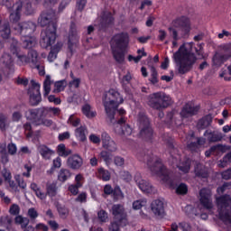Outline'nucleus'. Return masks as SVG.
<instances>
[{"label":"nucleus","instance_id":"obj_35","mask_svg":"<svg viewBox=\"0 0 231 231\" xmlns=\"http://www.w3.org/2000/svg\"><path fill=\"white\" fill-rule=\"evenodd\" d=\"M51 84H53V81H51V77L47 75L43 82V97H48L50 95V92L51 91Z\"/></svg>","mask_w":231,"mask_h":231},{"label":"nucleus","instance_id":"obj_16","mask_svg":"<svg viewBox=\"0 0 231 231\" xmlns=\"http://www.w3.org/2000/svg\"><path fill=\"white\" fill-rule=\"evenodd\" d=\"M28 113L32 120H44L46 116H49L48 107L42 106L35 109H29Z\"/></svg>","mask_w":231,"mask_h":231},{"label":"nucleus","instance_id":"obj_53","mask_svg":"<svg viewBox=\"0 0 231 231\" xmlns=\"http://www.w3.org/2000/svg\"><path fill=\"white\" fill-rule=\"evenodd\" d=\"M14 55H15V57H17L18 61L21 64H28L30 62V59L26 55H24L21 52H18L17 54H14Z\"/></svg>","mask_w":231,"mask_h":231},{"label":"nucleus","instance_id":"obj_18","mask_svg":"<svg viewBox=\"0 0 231 231\" xmlns=\"http://www.w3.org/2000/svg\"><path fill=\"white\" fill-rule=\"evenodd\" d=\"M69 49L73 53V48L77 47L79 44V35L77 34V25L75 23L70 24V29L69 32Z\"/></svg>","mask_w":231,"mask_h":231},{"label":"nucleus","instance_id":"obj_52","mask_svg":"<svg viewBox=\"0 0 231 231\" xmlns=\"http://www.w3.org/2000/svg\"><path fill=\"white\" fill-rule=\"evenodd\" d=\"M99 176L104 180V181H109L111 180V175L109 174V171L104 170L103 168H100L98 170Z\"/></svg>","mask_w":231,"mask_h":231},{"label":"nucleus","instance_id":"obj_48","mask_svg":"<svg viewBox=\"0 0 231 231\" xmlns=\"http://www.w3.org/2000/svg\"><path fill=\"white\" fill-rule=\"evenodd\" d=\"M149 68L152 73L151 75L152 79H150V81L152 82V84H158V71H156V68L151 65H149Z\"/></svg>","mask_w":231,"mask_h":231},{"label":"nucleus","instance_id":"obj_49","mask_svg":"<svg viewBox=\"0 0 231 231\" xmlns=\"http://www.w3.org/2000/svg\"><path fill=\"white\" fill-rule=\"evenodd\" d=\"M12 221H13V219L8 216L0 217V226H5L6 228H8V226H10V225H12Z\"/></svg>","mask_w":231,"mask_h":231},{"label":"nucleus","instance_id":"obj_29","mask_svg":"<svg viewBox=\"0 0 231 231\" xmlns=\"http://www.w3.org/2000/svg\"><path fill=\"white\" fill-rule=\"evenodd\" d=\"M113 14L111 12H104L101 17L100 28H107L111 23H113Z\"/></svg>","mask_w":231,"mask_h":231},{"label":"nucleus","instance_id":"obj_30","mask_svg":"<svg viewBox=\"0 0 231 231\" xmlns=\"http://www.w3.org/2000/svg\"><path fill=\"white\" fill-rule=\"evenodd\" d=\"M210 124H212V116L208 115L199 120L197 124V128L199 129V131H203V129H207V127H209Z\"/></svg>","mask_w":231,"mask_h":231},{"label":"nucleus","instance_id":"obj_1","mask_svg":"<svg viewBox=\"0 0 231 231\" xmlns=\"http://www.w3.org/2000/svg\"><path fill=\"white\" fill-rule=\"evenodd\" d=\"M205 43H199L194 47V42L182 44L172 55L177 75H187L192 71L198 59H205Z\"/></svg>","mask_w":231,"mask_h":231},{"label":"nucleus","instance_id":"obj_32","mask_svg":"<svg viewBox=\"0 0 231 231\" xmlns=\"http://www.w3.org/2000/svg\"><path fill=\"white\" fill-rule=\"evenodd\" d=\"M28 59L29 62H32V68H36V69L41 68V65H39V54L37 53V51H30L28 52Z\"/></svg>","mask_w":231,"mask_h":231},{"label":"nucleus","instance_id":"obj_37","mask_svg":"<svg viewBox=\"0 0 231 231\" xmlns=\"http://www.w3.org/2000/svg\"><path fill=\"white\" fill-rule=\"evenodd\" d=\"M71 178V171L68 169H61L58 174V180L59 181H67V180H69Z\"/></svg>","mask_w":231,"mask_h":231},{"label":"nucleus","instance_id":"obj_14","mask_svg":"<svg viewBox=\"0 0 231 231\" xmlns=\"http://www.w3.org/2000/svg\"><path fill=\"white\" fill-rule=\"evenodd\" d=\"M175 28H180L182 32V37L189 34L190 32V20L189 18L182 16L174 21Z\"/></svg>","mask_w":231,"mask_h":231},{"label":"nucleus","instance_id":"obj_42","mask_svg":"<svg viewBox=\"0 0 231 231\" xmlns=\"http://www.w3.org/2000/svg\"><path fill=\"white\" fill-rule=\"evenodd\" d=\"M179 170L184 174H187L190 171V161L186 159L180 165L177 166Z\"/></svg>","mask_w":231,"mask_h":231},{"label":"nucleus","instance_id":"obj_12","mask_svg":"<svg viewBox=\"0 0 231 231\" xmlns=\"http://www.w3.org/2000/svg\"><path fill=\"white\" fill-rule=\"evenodd\" d=\"M199 201L207 210H212L214 205L212 204V193L210 189L203 188L199 191Z\"/></svg>","mask_w":231,"mask_h":231},{"label":"nucleus","instance_id":"obj_56","mask_svg":"<svg viewBox=\"0 0 231 231\" xmlns=\"http://www.w3.org/2000/svg\"><path fill=\"white\" fill-rule=\"evenodd\" d=\"M123 133L122 135L125 136H131V134H133V128H131V126L125 123H124L123 125Z\"/></svg>","mask_w":231,"mask_h":231},{"label":"nucleus","instance_id":"obj_20","mask_svg":"<svg viewBox=\"0 0 231 231\" xmlns=\"http://www.w3.org/2000/svg\"><path fill=\"white\" fill-rule=\"evenodd\" d=\"M198 111H199V106H194L192 103H187L180 111V116L182 118H190V116L198 115Z\"/></svg>","mask_w":231,"mask_h":231},{"label":"nucleus","instance_id":"obj_41","mask_svg":"<svg viewBox=\"0 0 231 231\" xmlns=\"http://www.w3.org/2000/svg\"><path fill=\"white\" fill-rule=\"evenodd\" d=\"M82 113L87 118H95L97 116V112H92L91 106L88 104L82 106Z\"/></svg>","mask_w":231,"mask_h":231},{"label":"nucleus","instance_id":"obj_43","mask_svg":"<svg viewBox=\"0 0 231 231\" xmlns=\"http://www.w3.org/2000/svg\"><path fill=\"white\" fill-rule=\"evenodd\" d=\"M66 86H68L66 80L57 81L54 84V93H60V91H64Z\"/></svg>","mask_w":231,"mask_h":231},{"label":"nucleus","instance_id":"obj_34","mask_svg":"<svg viewBox=\"0 0 231 231\" xmlns=\"http://www.w3.org/2000/svg\"><path fill=\"white\" fill-rule=\"evenodd\" d=\"M195 176L198 178H208V171L202 164H197L195 166Z\"/></svg>","mask_w":231,"mask_h":231},{"label":"nucleus","instance_id":"obj_25","mask_svg":"<svg viewBox=\"0 0 231 231\" xmlns=\"http://www.w3.org/2000/svg\"><path fill=\"white\" fill-rule=\"evenodd\" d=\"M37 44V40L35 37L31 36V34L22 35V45L23 48L30 50Z\"/></svg>","mask_w":231,"mask_h":231},{"label":"nucleus","instance_id":"obj_58","mask_svg":"<svg viewBox=\"0 0 231 231\" xmlns=\"http://www.w3.org/2000/svg\"><path fill=\"white\" fill-rule=\"evenodd\" d=\"M57 209H58V212H59L60 217H66V216H68V214H69V211L64 206L58 205Z\"/></svg>","mask_w":231,"mask_h":231},{"label":"nucleus","instance_id":"obj_40","mask_svg":"<svg viewBox=\"0 0 231 231\" xmlns=\"http://www.w3.org/2000/svg\"><path fill=\"white\" fill-rule=\"evenodd\" d=\"M10 42V51L13 53V55H17L19 52H21V50L19 49V42L15 40V38H12Z\"/></svg>","mask_w":231,"mask_h":231},{"label":"nucleus","instance_id":"obj_36","mask_svg":"<svg viewBox=\"0 0 231 231\" xmlns=\"http://www.w3.org/2000/svg\"><path fill=\"white\" fill-rule=\"evenodd\" d=\"M14 223L20 225L21 228H26L30 225V218L19 215L15 217Z\"/></svg>","mask_w":231,"mask_h":231},{"label":"nucleus","instance_id":"obj_3","mask_svg":"<svg viewBox=\"0 0 231 231\" xmlns=\"http://www.w3.org/2000/svg\"><path fill=\"white\" fill-rule=\"evenodd\" d=\"M128 46L129 34L127 32L117 33L112 38V54L116 62L118 64H124V62H125V54L127 53Z\"/></svg>","mask_w":231,"mask_h":231},{"label":"nucleus","instance_id":"obj_61","mask_svg":"<svg viewBox=\"0 0 231 231\" xmlns=\"http://www.w3.org/2000/svg\"><path fill=\"white\" fill-rule=\"evenodd\" d=\"M49 116H59L60 115V108L59 107H48Z\"/></svg>","mask_w":231,"mask_h":231},{"label":"nucleus","instance_id":"obj_62","mask_svg":"<svg viewBox=\"0 0 231 231\" xmlns=\"http://www.w3.org/2000/svg\"><path fill=\"white\" fill-rule=\"evenodd\" d=\"M228 189H231V181L225 182L221 187L217 188V192L223 194L226 190H228Z\"/></svg>","mask_w":231,"mask_h":231},{"label":"nucleus","instance_id":"obj_64","mask_svg":"<svg viewBox=\"0 0 231 231\" xmlns=\"http://www.w3.org/2000/svg\"><path fill=\"white\" fill-rule=\"evenodd\" d=\"M221 176H222V180H231V168L224 171L221 173Z\"/></svg>","mask_w":231,"mask_h":231},{"label":"nucleus","instance_id":"obj_47","mask_svg":"<svg viewBox=\"0 0 231 231\" xmlns=\"http://www.w3.org/2000/svg\"><path fill=\"white\" fill-rule=\"evenodd\" d=\"M5 147H6L5 145L0 146V153L2 154L0 162H1V163H3V165H6V163H8V162H10V159H8V154L5 153Z\"/></svg>","mask_w":231,"mask_h":231},{"label":"nucleus","instance_id":"obj_60","mask_svg":"<svg viewBox=\"0 0 231 231\" xmlns=\"http://www.w3.org/2000/svg\"><path fill=\"white\" fill-rule=\"evenodd\" d=\"M68 124H71L73 127H79V125H80V119H79L75 116H70L68 120Z\"/></svg>","mask_w":231,"mask_h":231},{"label":"nucleus","instance_id":"obj_31","mask_svg":"<svg viewBox=\"0 0 231 231\" xmlns=\"http://www.w3.org/2000/svg\"><path fill=\"white\" fill-rule=\"evenodd\" d=\"M204 136H208V142L214 143V142H221V140H223V135L221 134V133L219 132H208V130H207L204 133Z\"/></svg>","mask_w":231,"mask_h":231},{"label":"nucleus","instance_id":"obj_44","mask_svg":"<svg viewBox=\"0 0 231 231\" xmlns=\"http://www.w3.org/2000/svg\"><path fill=\"white\" fill-rule=\"evenodd\" d=\"M142 207H147V199H142L139 200H135L133 203V209L134 210H140Z\"/></svg>","mask_w":231,"mask_h":231},{"label":"nucleus","instance_id":"obj_46","mask_svg":"<svg viewBox=\"0 0 231 231\" xmlns=\"http://www.w3.org/2000/svg\"><path fill=\"white\" fill-rule=\"evenodd\" d=\"M113 198L116 201H118V199H124V193L122 192V189H120V187L116 186L114 190L112 191Z\"/></svg>","mask_w":231,"mask_h":231},{"label":"nucleus","instance_id":"obj_6","mask_svg":"<svg viewBox=\"0 0 231 231\" xmlns=\"http://www.w3.org/2000/svg\"><path fill=\"white\" fill-rule=\"evenodd\" d=\"M217 207L220 221L225 225L231 226V197L230 195H222L217 198Z\"/></svg>","mask_w":231,"mask_h":231},{"label":"nucleus","instance_id":"obj_51","mask_svg":"<svg viewBox=\"0 0 231 231\" xmlns=\"http://www.w3.org/2000/svg\"><path fill=\"white\" fill-rule=\"evenodd\" d=\"M97 217L99 221H101V223H107V220L109 219V217L107 216V212H106V210L104 209H101L97 213Z\"/></svg>","mask_w":231,"mask_h":231},{"label":"nucleus","instance_id":"obj_26","mask_svg":"<svg viewBox=\"0 0 231 231\" xmlns=\"http://www.w3.org/2000/svg\"><path fill=\"white\" fill-rule=\"evenodd\" d=\"M2 59L4 64H5V68L9 70V73H14V71H15V68L14 66V60L12 59V55L7 52H4Z\"/></svg>","mask_w":231,"mask_h":231},{"label":"nucleus","instance_id":"obj_23","mask_svg":"<svg viewBox=\"0 0 231 231\" xmlns=\"http://www.w3.org/2000/svg\"><path fill=\"white\" fill-rule=\"evenodd\" d=\"M16 11H23L25 15H32V14H33V7L30 0H23L22 2L16 3Z\"/></svg>","mask_w":231,"mask_h":231},{"label":"nucleus","instance_id":"obj_39","mask_svg":"<svg viewBox=\"0 0 231 231\" xmlns=\"http://www.w3.org/2000/svg\"><path fill=\"white\" fill-rule=\"evenodd\" d=\"M87 131L86 126H80L76 129V136L77 138H79L80 142H86V140H88L86 137Z\"/></svg>","mask_w":231,"mask_h":231},{"label":"nucleus","instance_id":"obj_55","mask_svg":"<svg viewBox=\"0 0 231 231\" xmlns=\"http://www.w3.org/2000/svg\"><path fill=\"white\" fill-rule=\"evenodd\" d=\"M177 194H182L185 195L187 192H189V188L187 187V184L181 183L180 184L176 189Z\"/></svg>","mask_w":231,"mask_h":231},{"label":"nucleus","instance_id":"obj_13","mask_svg":"<svg viewBox=\"0 0 231 231\" xmlns=\"http://www.w3.org/2000/svg\"><path fill=\"white\" fill-rule=\"evenodd\" d=\"M102 147L108 152H116L118 151V145L111 139V136L107 133L104 132L101 134Z\"/></svg>","mask_w":231,"mask_h":231},{"label":"nucleus","instance_id":"obj_9","mask_svg":"<svg viewBox=\"0 0 231 231\" xmlns=\"http://www.w3.org/2000/svg\"><path fill=\"white\" fill-rule=\"evenodd\" d=\"M138 122L140 136H142L144 140H151V138H152V128L151 127V121H149V117H147L145 114L140 113Z\"/></svg>","mask_w":231,"mask_h":231},{"label":"nucleus","instance_id":"obj_24","mask_svg":"<svg viewBox=\"0 0 231 231\" xmlns=\"http://www.w3.org/2000/svg\"><path fill=\"white\" fill-rule=\"evenodd\" d=\"M110 120V123L113 125L114 131L116 134H119L122 136V134L124 133V124H125V118L121 117L120 120L116 121L115 120V113L113 114V119L111 120L110 117H108Z\"/></svg>","mask_w":231,"mask_h":231},{"label":"nucleus","instance_id":"obj_11","mask_svg":"<svg viewBox=\"0 0 231 231\" xmlns=\"http://www.w3.org/2000/svg\"><path fill=\"white\" fill-rule=\"evenodd\" d=\"M32 88L29 89L30 95V104L31 106H39L42 101V97H41V85L35 80H31Z\"/></svg>","mask_w":231,"mask_h":231},{"label":"nucleus","instance_id":"obj_2","mask_svg":"<svg viewBox=\"0 0 231 231\" xmlns=\"http://www.w3.org/2000/svg\"><path fill=\"white\" fill-rule=\"evenodd\" d=\"M57 17L54 11H43L38 17V26L46 27L42 31L40 44L42 48H49L57 39Z\"/></svg>","mask_w":231,"mask_h":231},{"label":"nucleus","instance_id":"obj_59","mask_svg":"<svg viewBox=\"0 0 231 231\" xmlns=\"http://www.w3.org/2000/svg\"><path fill=\"white\" fill-rule=\"evenodd\" d=\"M9 212L12 216H19V213L21 212V208H19V205L13 204L10 207Z\"/></svg>","mask_w":231,"mask_h":231},{"label":"nucleus","instance_id":"obj_10","mask_svg":"<svg viewBox=\"0 0 231 231\" xmlns=\"http://www.w3.org/2000/svg\"><path fill=\"white\" fill-rule=\"evenodd\" d=\"M112 214L116 223H119L120 226H127V214L124 206L121 204H115L112 206Z\"/></svg>","mask_w":231,"mask_h":231},{"label":"nucleus","instance_id":"obj_7","mask_svg":"<svg viewBox=\"0 0 231 231\" xmlns=\"http://www.w3.org/2000/svg\"><path fill=\"white\" fill-rule=\"evenodd\" d=\"M171 104L172 98H171V96L163 92H156L148 97V106L157 111L167 109Z\"/></svg>","mask_w":231,"mask_h":231},{"label":"nucleus","instance_id":"obj_15","mask_svg":"<svg viewBox=\"0 0 231 231\" xmlns=\"http://www.w3.org/2000/svg\"><path fill=\"white\" fill-rule=\"evenodd\" d=\"M134 180L139 189L145 194H154V192H156L154 187H152L149 181L140 178V175L135 176Z\"/></svg>","mask_w":231,"mask_h":231},{"label":"nucleus","instance_id":"obj_33","mask_svg":"<svg viewBox=\"0 0 231 231\" xmlns=\"http://www.w3.org/2000/svg\"><path fill=\"white\" fill-rule=\"evenodd\" d=\"M60 48H62V43H57L53 47H51V51L48 55V60L49 62H53L55 59H57V53L60 51Z\"/></svg>","mask_w":231,"mask_h":231},{"label":"nucleus","instance_id":"obj_17","mask_svg":"<svg viewBox=\"0 0 231 231\" xmlns=\"http://www.w3.org/2000/svg\"><path fill=\"white\" fill-rule=\"evenodd\" d=\"M152 212L157 217L165 216V203L162 199H155L151 204Z\"/></svg>","mask_w":231,"mask_h":231},{"label":"nucleus","instance_id":"obj_57","mask_svg":"<svg viewBox=\"0 0 231 231\" xmlns=\"http://www.w3.org/2000/svg\"><path fill=\"white\" fill-rule=\"evenodd\" d=\"M19 12L21 11H17L15 13H12L9 16L10 22L11 23H19V21L21 20V14H19Z\"/></svg>","mask_w":231,"mask_h":231},{"label":"nucleus","instance_id":"obj_54","mask_svg":"<svg viewBox=\"0 0 231 231\" xmlns=\"http://www.w3.org/2000/svg\"><path fill=\"white\" fill-rule=\"evenodd\" d=\"M162 140H163V142L166 143V145H168L169 149H173L174 148V142H173L171 136L164 134V135H162Z\"/></svg>","mask_w":231,"mask_h":231},{"label":"nucleus","instance_id":"obj_4","mask_svg":"<svg viewBox=\"0 0 231 231\" xmlns=\"http://www.w3.org/2000/svg\"><path fill=\"white\" fill-rule=\"evenodd\" d=\"M124 103V98L120 97V93L115 89H110L108 93L104 95L103 106L108 118L113 122V114L118 109V106Z\"/></svg>","mask_w":231,"mask_h":231},{"label":"nucleus","instance_id":"obj_45","mask_svg":"<svg viewBox=\"0 0 231 231\" xmlns=\"http://www.w3.org/2000/svg\"><path fill=\"white\" fill-rule=\"evenodd\" d=\"M58 153L60 156H69V154H71V150H66V145L61 143L58 145Z\"/></svg>","mask_w":231,"mask_h":231},{"label":"nucleus","instance_id":"obj_28","mask_svg":"<svg viewBox=\"0 0 231 231\" xmlns=\"http://www.w3.org/2000/svg\"><path fill=\"white\" fill-rule=\"evenodd\" d=\"M38 151L41 156L43 158V160H51V156L55 154V152H53L51 149H50L48 146L44 144L39 145Z\"/></svg>","mask_w":231,"mask_h":231},{"label":"nucleus","instance_id":"obj_21","mask_svg":"<svg viewBox=\"0 0 231 231\" xmlns=\"http://www.w3.org/2000/svg\"><path fill=\"white\" fill-rule=\"evenodd\" d=\"M10 35H12L10 22L0 16V36L2 39H10Z\"/></svg>","mask_w":231,"mask_h":231},{"label":"nucleus","instance_id":"obj_38","mask_svg":"<svg viewBox=\"0 0 231 231\" xmlns=\"http://www.w3.org/2000/svg\"><path fill=\"white\" fill-rule=\"evenodd\" d=\"M46 194L51 198L57 196V184L55 182L46 184Z\"/></svg>","mask_w":231,"mask_h":231},{"label":"nucleus","instance_id":"obj_50","mask_svg":"<svg viewBox=\"0 0 231 231\" xmlns=\"http://www.w3.org/2000/svg\"><path fill=\"white\" fill-rule=\"evenodd\" d=\"M99 158L104 160L105 162L109 163L111 162V152L106 151H102L99 153Z\"/></svg>","mask_w":231,"mask_h":231},{"label":"nucleus","instance_id":"obj_5","mask_svg":"<svg viewBox=\"0 0 231 231\" xmlns=\"http://www.w3.org/2000/svg\"><path fill=\"white\" fill-rule=\"evenodd\" d=\"M143 162H146L152 174L159 176L162 181H167L170 179L169 171H167V168L162 164V160L158 157L147 154L144 155Z\"/></svg>","mask_w":231,"mask_h":231},{"label":"nucleus","instance_id":"obj_22","mask_svg":"<svg viewBox=\"0 0 231 231\" xmlns=\"http://www.w3.org/2000/svg\"><path fill=\"white\" fill-rule=\"evenodd\" d=\"M19 28L21 35H32L37 29V24L31 21L23 22L19 23Z\"/></svg>","mask_w":231,"mask_h":231},{"label":"nucleus","instance_id":"obj_27","mask_svg":"<svg viewBox=\"0 0 231 231\" xmlns=\"http://www.w3.org/2000/svg\"><path fill=\"white\" fill-rule=\"evenodd\" d=\"M207 139L203 137H197L196 141H192L188 143V149H189V151H191L192 152H196V151H198V149H199L201 145H205Z\"/></svg>","mask_w":231,"mask_h":231},{"label":"nucleus","instance_id":"obj_19","mask_svg":"<svg viewBox=\"0 0 231 231\" xmlns=\"http://www.w3.org/2000/svg\"><path fill=\"white\" fill-rule=\"evenodd\" d=\"M67 165L69 169H72V171H79V169H81L82 165H84V160L80 155L74 154L68 158Z\"/></svg>","mask_w":231,"mask_h":231},{"label":"nucleus","instance_id":"obj_8","mask_svg":"<svg viewBox=\"0 0 231 231\" xmlns=\"http://www.w3.org/2000/svg\"><path fill=\"white\" fill-rule=\"evenodd\" d=\"M231 59V44L222 45L220 50L217 51L213 58L212 61L214 66H223L226 60Z\"/></svg>","mask_w":231,"mask_h":231},{"label":"nucleus","instance_id":"obj_63","mask_svg":"<svg viewBox=\"0 0 231 231\" xmlns=\"http://www.w3.org/2000/svg\"><path fill=\"white\" fill-rule=\"evenodd\" d=\"M122 88L128 98H133V89H131V85H122Z\"/></svg>","mask_w":231,"mask_h":231}]
</instances>
